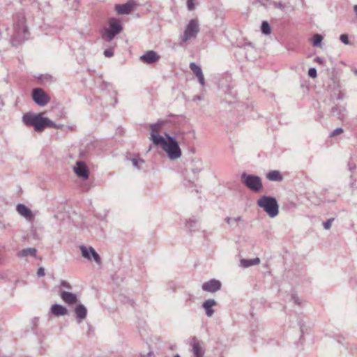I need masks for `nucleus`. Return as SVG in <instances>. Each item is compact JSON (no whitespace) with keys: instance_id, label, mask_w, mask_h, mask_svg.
Returning <instances> with one entry per match:
<instances>
[{"instance_id":"ea45409f","label":"nucleus","mask_w":357,"mask_h":357,"mask_svg":"<svg viewBox=\"0 0 357 357\" xmlns=\"http://www.w3.org/2000/svg\"><path fill=\"white\" fill-rule=\"evenodd\" d=\"M45 269L43 267H40L37 271V275L38 277H43L45 275Z\"/></svg>"},{"instance_id":"4468645a","label":"nucleus","mask_w":357,"mask_h":357,"mask_svg":"<svg viewBox=\"0 0 357 357\" xmlns=\"http://www.w3.org/2000/svg\"><path fill=\"white\" fill-rule=\"evenodd\" d=\"M16 211L27 220H32L34 218L32 211L23 204H18L16 206Z\"/></svg>"},{"instance_id":"f03ea898","label":"nucleus","mask_w":357,"mask_h":357,"mask_svg":"<svg viewBox=\"0 0 357 357\" xmlns=\"http://www.w3.org/2000/svg\"><path fill=\"white\" fill-rule=\"evenodd\" d=\"M165 137H155L154 144L160 146L170 160H175L180 158L182 152L178 142L174 137L170 136L167 133H165Z\"/></svg>"},{"instance_id":"f3484780","label":"nucleus","mask_w":357,"mask_h":357,"mask_svg":"<svg viewBox=\"0 0 357 357\" xmlns=\"http://www.w3.org/2000/svg\"><path fill=\"white\" fill-rule=\"evenodd\" d=\"M191 346H192V351L195 356V357H203L204 355V351L203 348L202 347L200 342L196 340L195 338H193L191 342Z\"/></svg>"},{"instance_id":"c85d7f7f","label":"nucleus","mask_w":357,"mask_h":357,"mask_svg":"<svg viewBox=\"0 0 357 357\" xmlns=\"http://www.w3.org/2000/svg\"><path fill=\"white\" fill-rule=\"evenodd\" d=\"M132 162V165L137 169H140L142 168V165L144 163V160L139 157H135L130 160Z\"/></svg>"},{"instance_id":"473e14b6","label":"nucleus","mask_w":357,"mask_h":357,"mask_svg":"<svg viewBox=\"0 0 357 357\" xmlns=\"http://www.w3.org/2000/svg\"><path fill=\"white\" fill-rule=\"evenodd\" d=\"M241 220V217L238 216L236 218H226L225 220L227 222L228 225L230 226H233L234 225H236L238 222Z\"/></svg>"},{"instance_id":"7ed1b4c3","label":"nucleus","mask_w":357,"mask_h":357,"mask_svg":"<svg viewBox=\"0 0 357 357\" xmlns=\"http://www.w3.org/2000/svg\"><path fill=\"white\" fill-rule=\"evenodd\" d=\"M257 205L271 218H275L278 215L279 206L275 198L268 196H262L257 200Z\"/></svg>"},{"instance_id":"37998d69","label":"nucleus","mask_w":357,"mask_h":357,"mask_svg":"<svg viewBox=\"0 0 357 357\" xmlns=\"http://www.w3.org/2000/svg\"><path fill=\"white\" fill-rule=\"evenodd\" d=\"M351 185L352 188L357 189V178L354 179L351 182Z\"/></svg>"},{"instance_id":"4c0bfd02","label":"nucleus","mask_w":357,"mask_h":357,"mask_svg":"<svg viewBox=\"0 0 357 357\" xmlns=\"http://www.w3.org/2000/svg\"><path fill=\"white\" fill-rule=\"evenodd\" d=\"M187 6L189 10H192L195 8L194 0H187Z\"/></svg>"},{"instance_id":"a211bd4d","label":"nucleus","mask_w":357,"mask_h":357,"mask_svg":"<svg viewBox=\"0 0 357 357\" xmlns=\"http://www.w3.org/2000/svg\"><path fill=\"white\" fill-rule=\"evenodd\" d=\"M217 305V302L214 299H208L205 301L202 307L205 310L206 314L208 317H211L214 314V310H213V307Z\"/></svg>"},{"instance_id":"412c9836","label":"nucleus","mask_w":357,"mask_h":357,"mask_svg":"<svg viewBox=\"0 0 357 357\" xmlns=\"http://www.w3.org/2000/svg\"><path fill=\"white\" fill-rule=\"evenodd\" d=\"M50 310L52 314L56 317L63 316L68 313V310L59 304L52 305Z\"/></svg>"},{"instance_id":"79ce46f5","label":"nucleus","mask_w":357,"mask_h":357,"mask_svg":"<svg viewBox=\"0 0 357 357\" xmlns=\"http://www.w3.org/2000/svg\"><path fill=\"white\" fill-rule=\"evenodd\" d=\"M292 299H293V301H294V302L295 303H296V304H298V305H301V301H300V299H299V298H298V296H296L294 295V296H292Z\"/></svg>"},{"instance_id":"a19ab883","label":"nucleus","mask_w":357,"mask_h":357,"mask_svg":"<svg viewBox=\"0 0 357 357\" xmlns=\"http://www.w3.org/2000/svg\"><path fill=\"white\" fill-rule=\"evenodd\" d=\"M61 286L66 287L67 289H71L70 284L68 282H67L66 281H61Z\"/></svg>"},{"instance_id":"6e6552de","label":"nucleus","mask_w":357,"mask_h":357,"mask_svg":"<svg viewBox=\"0 0 357 357\" xmlns=\"http://www.w3.org/2000/svg\"><path fill=\"white\" fill-rule=\"evenodd\" d=\"M79 249L83 257L88 260H91L93 258L98 264H101V258L93 248L81 245Z\"/></svg>"},{"instance_id":"c9c22d12","label":"nucleus","mask_w":357,"mask_h":357,"mask_svg":"<svg viewBox=\"0 0 357 357\" xmlns=\"http://www.w3.org/2000/svg\"><path fill=\"white\" fill-rule=\"evenodd\" d=\"M340 40L345 45L349 44V40L347 34H342L340 37Z\"/></svg>"},{"instance_id":"c03bdc74","label":"nucleus","mask_w":357,"mask_h":357,"mask_svg":"<svg viewBox=\"0 0 357 357\" xmlns=\"http://www.w3.org/2000/svg\"><path fill=\"white\" fill-rule=\"evenodd\" d=\"M203 98L202 96H195L194 98H193V100L194 101H196V100H202Z\"/></svg>"},{"instance_id":"6ab92c4d","label":"nucleus","mask_w":357,"mask_h":357,"mask_svg":"<svg viewBox=\"0 0 357 357\" xmlns=\"http://www.w3.org/2000/svg\"><path fill=\"white\" fill-rule=\"evenodd\" d=\"M163 125L162 121H158L155 123L151 124L150 126L151 128V140L154 144V137H162V135H158V132L160 131L162 126Z\"/></svg>"},{"instance_id":"49530a36","label":"nucleus","mask_w":357,"mask_h":357,"mask_svg":"<svg viewBox=\"0 0 357 357\" xmlns=\"http://www.w3.org/2000/svg\"><path fill=\"white\" fill-rule=\"evenodd\" d=\"M3 105V102L2 99L0 98V107H1Z\"/></svg>"},{"instance_id":"de8ad7c7","label":"nucleus","mask_w":357,"mask_h":357,"mask_svg":"<svg viewBox=\"0 0 357 357\" xmlns=\"http://www.w3.org/2000/svg\"><path fill=\"white\" fill-rule=\"evenodd\" d=\"M317 61L318 62H319V63H321V59L320 58H319V57H317Z\"/></svg>"},{"instance_id":"39448f33","label":"nucleus","mask_w":357,"mask_h":357,"mask_svg":"<svg viewBox=\"0 0 357 357\" xmlns=\"http://www.w3.org/2000/svg\"><path fill=\"white\" fill-rule=\"evenodd\" d=\"M45 117L41 114L26 113L22 116L23 123L27 126H33L36 132L44 130Z\"/></svg>"},{"instance_id":"09e8293b","label":"nucleus","mask_w":357,"mask_h":357,"mask_svg":"<svg viewBox=\"0 0 357 357\" xmlns=\"http://www.w3.org/2000/svg\"><path fill=\"white\" fill-rule=\"evenodd\" d=\"M174 357H180V356L178 354H176Z\"/></svg>"},{"instance_id":"c756f323","label":"nucleus","mask_w":357,"mask_h":357,"mask_svg":"<svg viewBox=\"0 0 357 357\" xmlns=\"http://www.w3.org/2000/svg\"><path fill=\"white\" fill-rule=\"evenodd\" d=\"M45 123H44V129L45 128H54L56 129H61L63 127V125L59 124L57 125L54 123L52 121L50 120L48 118L45 117Z\"/></svg>"},{"instance_id":"f704fd0d","label":"nucleus","mask_w":357,"mask_h":357,"mask_svg":"<svg viewBox=\"0 0 357 357\" xmlns=\"http://www.w3.org/2000/svg\"><path fill=\"white\" fill-rule=\"evenodd\" d=\"M334 218H330L323 223L324 228L326 230L329 229L331 227L332 222Z\"/></svg>"},{"instance_id":"423d86ee","label":"nucleus","mask_w":357,"mask_h":357,"mask_svg":"<svg viewBox=\"0 0 357 357\" xmlns=\"http://www.w3.org/2000/svg\"><path fill=\"white\" fill-rule=\"evenodd\" d=\"M241 181L248 189L255 192H259L263 188L261 178L256 175L244 172L241 174Z\"/></svg>"},{"instance_id":"cd10ccee","label":"nucleus","mask_w":357,"mask_h":357,"mask_svg":"<svg viewBox=\"0 0 357 357\" xmlns=\"http://www.w3.org/2000/svg\"><path fill=\"white\" fill-rule=\"evenodd\" d=\"M185 227L189 231H194L198 228V221L196 220L189 219L186 222Z\"/></svg>"},{"instance_id":"f257e3e1","label":"nucleus","mask_w":357,"mask_h":357,"mask_svg":"<svg viewBox=\"0 0 357 357\" xmlns=\"http://www.w3.org/2000/svg\"><path fill=\"white\" fill-rule=\"evenodd\" d=\"M10 36L11 44L17 46L28 38L29 31L25 22V16L23 13H17L13 17V26Z\"/></svg>"},{"instance_id":"a18cd8bd","label":"nucleus","mask_w":357,"mask_h":357,"mask_svg":"<svg viewBox=\"0 0 357 357\" xmlns=\"http://www.w3.org/2000/svg\"><path fill=\"white\" fill-rule=\"evenodd\" d=\"M354 10L356 15H357V5L354 6Z\"/></svg>"},{"instance_id":"bb28decb","label":"nucleus","mask_w":357,"mask_h":357,"mask_svg":"<svg viewBox=\"0 0 357 357\" xmlns=\"http://www.w3.org/2000/svg\"><path fill=\"white\" fill-rule=\"evenodd\" d=\"M37 250L33 248H25L17 253L19 257H26L28 255L36 257Z\"/></svg>"},{"instance_id":"2f4dec72","label":"nucleus","mask_w":357,"mask_h":357,"mask_svg":"<svg viewBox=\"0 0 357 357\" xmlns=\"http://www.w3.org/2000/svg\"><path fill=\"white\" fill-rule=\"evenodd\" d=\"M261 32L263 33H264L265 35H268L271 33V26H270L269 24L268 23V22H266V21L262 22L261 25Z\"/></svg>"},{"instance_id":"b1692460","label":"nucleus","mask_w":357,"mask_h":357,"mask_svg":"<svg viewBox=\"0 0 357 357\" xmlns=\"http://www.w3.org/2000/svg\"><path fill=\"white\" fill-rule=\"evenodd\" d=\"M190 169L194 174H199L203 169L202 161L198 158L192 160Z\"/></svg>"},{"instance_id":"1a4fd4ad","label":"nucleus","mask_w":357,"mask_h":357,"mask_svg":"<svg viewBox=\"0 0 357 357\" xmlns=\"http://www.w3.org/2000/svg\"><path fill=\"white\" fill-rule=\"evenodd\" d=\"M32 98L40 106H45L50 102V98L40 88H36L33 90Z\"/></svg>"},{"instance_id":"aec40b11","label":"nucleus","mask_w":357,"mask_h":357,"mask_svg":"<svg viewBox=\"0 0 357 357\" xmlns=\"http://www.w3.org/2000/svg\"><path fill=\"white\" fill-rule=\"evenodd\" d=\"M261 4L265 8H267V4H268L281 10H284L287 7L286 3H283L280 1L278 2L274 0H261Z\"/></svg>"},{"instance_id":"58836bf2","label":"nucleus","mask_w":357,"mask_h":357,"mask_svg":"<svg viewBox=\"0 0 357 357\" xmlns=\"http://www.w3.org/2000/svg\"><path fill=\"white\" fill-rule=\"evenodd\" d=\"M104 55L106 57H111L114 55V52L112 49H107L104 51Z\"/></svg>"},{"instance_id":"e433bc0d","label":"nucleus","mask_w":357,"mask_h":357,"mask_svg":"<svg viewBox=\"0 0 357 357\" xmlns=\"http://www.w3.org/2000/svg\"><path fill=\"white\" fill-rule=\"evenodd\" d=\"M308 75L312 78L317 77V70L314 68H310L308 70Z\"/></svg>"},{"instance_id":"72a5a7b5","label":"nucleus","mask_w":357,"mask_h":357,"mask_svg":"<svg viewBox=\"0 0 357 357\" xmlns=\"http://www.w3.org/2000/svg\"><path fill=\"white\" fill-rule=\"evenodd\" d=\"M343 132V129L342 128H337L335 129L331 134L330 137H333L337 135H339Z\"/></svg>"},{"instance_id":"4be33fe9","label":"nucleus","mask_w":357,"mask_h":357,"mask_svg":"<svg viewBox=\"0 0 357 357\" xmlns=\"http://www.w3.org/2000/svg\"><path fill=\"white\" fill-rule=\"evenodd\" d=\"M75 313L77 319L79 321L84 319L87 314V310L82 304H78L75 308Z\"/></svg>"},{"instance_id":"9b49d317","label":"nucleus","mask_w":357,"mask_h":357,"mask_svg":"<svg viewBox=\"0 0 357 357\" xmlns=\"http://www.w3.org/2000/svg\"><path fill=\"white\" fill-rule=\"evenodd\" d=\"M221 286V282L219 280L212 279L208 282H204L202 284V288L204 291L213 293L220 290Z\"/></svg>"},{"instance_id":"7c9ffc66","label":"nucleus","mask_w":357,"mask_h":357,"mask_svg":"<svg viewBox=\"0 0 357 357\" xmlns=\"http://www.w3.org/2000/svg\"><path fill=\"white\" fill-rule=\"evenodd\" d=\"M322 40L323 36L318 33L314 34L312 38V45L314 47H321Z\"/></svg>"},{"instance_id":"2eb2a0df","label":"nucleus","mask_w":357,"mask_h":357,"mask_svg":"<svg viewBox=\"0 0 357 357\" xmlns=\"http://www.w3.org/2000/svg\"><path fill=\"white\" fill-rule=\"evenodd\" d=\"M190 68L197 77L201 85L204 86L205 85V80L201 67L192 62L190 63Z\"/></svg>"},{"instance_id":"20e7f679","label":"nucleus","mask_w":357,"mask_h":357,"mask_svg":"<svg viewBox=\"0 0 357 357\" xmlns=\"http://www.w3.org/2000/svg\"><path fill=\"white\" fill-rule=\"evenodd\" d=\"M123 30V27L119 21L116 18L109 20V26L104 28L101 31V38L106 42H111Z\"/></svg>"},{"instance_id":"0eeeda50","label":"nucleus","mask_w":357,"mask_h":357,"mask_svg":"<svg viewBox=\"0 0 357 357\" xmlns=\"http://www.w3.org/2000/svg\"><path fill=\"white\" fill-rule=\"evenodd\" d=\"M199 32V24L197 19H192L187 24L184 33L181 36V40L182 43H185L188 40L197 37Z\"/></svg>"},{"instance_id":"9d476101","label":"nucleus","mask_w":357,"mask_h":357,"mask_svg":"<svg viewBox=\"0 0 357 357\" xmlns=\"http://www.w3.org/2000/svg\"><path fill=\"white\" fill-rule=\"evenodd\" d=\"M135 6L133 1H129L124 4H116L114 10L119 15H128L132 11Z\"/></svg>"},{"instance_id":"f8f14e48","label":"nucleus","mask_w":357,"mask_h":357,"mask_svg":"<svg viewBox=\"0 0 357 357\" xmlns=\"http://www.w3.org/2000/svg\"><path fill=\"white\" fill-rule=\"evenodd\" d=\"M74 172L78 177L84 180H86L89 178V169L84 162L82 161L77 162L76 167H74Z\"/></svg>"},{"instance_id":"393cba45","label":"nucleus","mask_w":357,"mask_h":357,"mask_svg":"<svg viewBox=\"0 0 357 357\" xmlns=\"http://www.w3.org/2000/svg\"><path fill=\"white\" fill-rule=\"evenodd\" d=\"M345 112V107L342 105H335L331 109V114L334 116H337L338 119H342Z\"/></svg>"},{"instance_id":"a878e982","label":"nucleus","mask_w":357,"mask_h":357,"mask_svg":"<svg viewBox=\"0 0 357 357\" xmlns=\"http://www.w3.org/2000/svg\"><path fill=\"white\" fill-rule=\"evenodd\" d=\"M266 178L271 181H281L282 176L278 170H273L267 173Z\"/></svg>"},{"instance_id":"dca6fc26","label":"nucleus","mask_w":357,"mask_h":357,"mask_svg":"<svg viewBox=\"0 0 357 357\" xmlns=\"http://www.w3.org/2000/svg\"><path fill=\"white\" fill-rule=\"evenodd\" d=\"M60 296L63 301L68 305H73L77 303V297L71 292L61 291Z\"/></svg>"},{"instance_id":"ddd939ff","label":"nucleus","mask_w":357,"mask_h":357,"mask_svg":"<svg viewBox=\"0 0 357 357\" xmlns=\"http://www.w3.org/2000/svg\"><path fill=\"white\" fill-rule=\"evenodd\" d=\"M160 59V56L153 50H149L140 56V60L147 64L155 63Z\"/></svg>"},{"instance_id":"5701e85b","label":"nucleus","mask_w":357,"mask_h":357,"mask_svg":"<svg viewBox=\"0 0 357 357\" xmlns=\"http://www.w3.org/2000/svg\"><path fill=\"white\" fill-rule=\"evenodd\" d=\"M260 259L256 257L254 259H242L240 261V266L244 268H249L252 266H256L260 264Z\"/></svg>"}]
</instances>
